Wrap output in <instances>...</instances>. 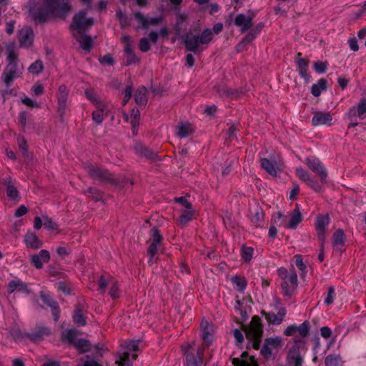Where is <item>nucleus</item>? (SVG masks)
Instances as JSON below:
<instances>
[{
    "instance_id": "obj_30",
    "label": "nucleus",
    "mask_w": 366,
    "mask_h": 366,
    "mask_svg": "<svg viewBox=\"0 0 366 366\" xmlns=\"http://www.w3.org/2000/svg\"><path fill=\"white\" fill-rule=\"evenodd\" d=\"M86 310L84 307L81 305H77L76 306L73 320L75 324L78 326H84L86 325V317H85Z\"/></svg>"
},
{
    "instance_id": "obj_51",
    "label": "nucleus",
    "mask_w": 366,
    "mask_h": 366,
    "mask_svg": "<svg viewBox=\"0 0 366 366\" xmlns=\"http://www.w3.org/2000/svg\"><path fill=\"white\" fill-rule=\"evenodd\" d=\"M335 298V288L333 287H330L324 302L325 305H330L332 303H333Z\"/></svg>"
},
{
    "instance_id": "obj_54",
    "label": "nucleus",
    "mask_w": 366,
    "mask_h": 366,
    "mask_svg": "<svg viewBox=\"0 0 366 366\" xmlns=\"http://www.w3.org/2000/svg\"><path fill=\"white\" fill-rule=\"evenodd\" d=\"M44 225L49 230H55L57 229V224L47 217H43Z\"/></svg>"
},
{
    "instance_id": "obj_57",
    "label": "nucleus",
    "mask_w": 366,
    "mask_h": 366,
    "mask_svg": "<svg viewBox=\"0 0 366 366\" xmlns=\"http://www.w3.org/2000/svg\"><path fill=\"white\" fill-rule=\"evenodd\" d=\"M17 142L19 149L22 151L23 154L24 155L27 154V145L26 142L24 138L23 137H18Z\"/></svg>"
},
{
    "instance_id": "obj_60",
    "label": "nucleus",
    "mask_w": 366,
    "mask_h": 366,
    "mask_svg": "<svg viewBox=\"0 0 366 366\" xmlns=\"http://www.w3.org/2000/svg\"><path fill=\"white\" fill-rule=\"evenodd\" d=\"M49 334V330L47 328H42L39 332L33 333L31 337L34 340H39L42 336Z\"/></svg>"
},
{
    "instance_id": "obj_39",
    "label": "nucleus",
    "mask_w": 366,
    "mask_h": 366,
    "mask_svg": "<svg viewBox=\"0 0 366 366\" xmlns=\"http://www.w3.org/2000/svg\"><path fill=\"white\" fill-rule=\"evenodd\" d=\"M234 288L240 292H244L247 286V281L244 277L239 276H233L231 278Z\"/></svg>"
},
{
    "instance_id": "obj_3",
    "label": "nucleus",
    "mask_w": 366,
    "mask_h": 366,
    "mask_svg": "<svg viewBox=\"0 0 366 366\" xmlns=\"http://www.w3.org/2000/svg\"><path fill=\"white\" fill-rule=\"evenodd\" d=\"M212 31L210 29H205L200 36L192 33H188L184 36V43L187 50L198 52L202 50V45L207 44L212 39Z\"/></svg>"
},
{
    "instance_id": "obj_14",
    "label": "nucleus",
    "mask_w": 366,
    "mask_h": 366,
    "mask_svg": "<svg viewBox=\"0 0 366 366\" xmlns=\"http://www.w3.org/2000/svg\"><path fill=\"white\" fill-rule=\"evenodd\" d=\"M88 172L89 175L96 179H101L110 182H114L113 175L107 170L101 167L90 165L88 167Z\"/></svg>"
},
{
    "instance_id": "obj_63",
    "label": "nucleus",
    "mask_w": 366,
    "mask_h": 366,
    "mask_svg": "<svg viewBox=\"0 0 366 366\" xmlns=\"http://www.w3.org/2000/svg\"><path fill=\"white\" fill-rule=\"evenodd\" d=\"M294 258L296 266L300 270L303 272L305 269V265L303 263L302 257L300 256L296 255Z\"/></svg>"
},
{
    "instance_id": "obj_53",
    "label": "nucleus",
    "mask_w": 366,
    "mask_h": 366,
    "mask_svg": "<svg viewBox=\"0 0 366 366\" xmlns=\"http://www.w3.org/2000/svg\"><path fill=\"white\" fill-rule=\"evenodd\" d=\"M314 69L318 74H323L326 71L327 64L320 61H315L314 63Z\"/></svg>"
},
{
    "instance_id": "obj_8",
    "label": "nucleus",
    "mask_w": 366,
    "mask_h": 366,
    "mask_svg": "<svg viewBox=\"0 0 366 366\" xmlns=\"http://www.w3.org/2000/svg\"><path fill=\"white\" fill-rule=\"evenodd\" d=\"M305 163L315 172L320 179L322 183H325L327 177V172L323 164L316 157H307Z\"/></svg>"
},
{
    "instance_id": "obj_47",
    "label": "nucleus",
    "mask_w": 366,
    "mask_h": 366,
    "mask_svg": "<svg viewBox=\"0 0 366 366\" xmlns=\"http://www.w3.org/2000/svg\"><path fill=\"white\" fill-rule=\"evenodd\" d=\"M296 175L305 183L311 178L309 172L302 167H297L296 169Z\"/></svg>"
},
{
    "instance_id": "obj_35",
    "label": "nucleus",
    "mask_w": 366,
    "mask_h": 366,
    "mask_svg": "<svg viewBox=\"0 0 366 366\" xmlns=\"http://www.w3.org/2000/svg\"><path fill=\"white\" fill-rule=\"evenodd\" d=\"M345 236L342 229H339L335 232L332 236V244L334 247L341 250L344 246Z\"/></svg>"
},
{
    "instance_id": "obj_24",
    "label": "nucleus",
    "mask_w": 366,
    "mask_h": 366,
    "mask_svg": "<svg viewBox=\"0 0 366 366\" xmlns=\"http://www.w3.org/2000/svg\"><path fill=\"white\" fill-rule=\"evenodd\" d=\"M134 17L144 29H147L150 26H156L162 21V18L159 16L147 18L141 13H135Z\"/></svg>"
},
{
    "instance_id": "obj_2",
    "label": "nucleus",
    "mask_w": 366,
    "mask_h": 366,
    "mask_svg": "<svg viewBox=\"0 0 366 366\" xmlns=\"http://www.w3.org/2000/svg\"><path fill=\"white\" fill-rule=\"evenodd\" d=\"M8 51L6 56L7 66L4 71V81L6 86H9L13 80L21 73L18 67V54L16 52L12 44L6 46Z\"/></svg>"
},
{
    "instance_id": "obj_13",
    "label": "nucleus",
    "mask_w": 366,
    "mask_h": 366,
    "mask_svg": "<svg viewBox=\"0 0 366 366\" xmlns=\"http://www.w3.org/2000/svg\"><path fill=\"white\" fill-rule=\"evenodd\" d=\"M34 34L29 26H24L19 31V41L20 46L29 48L34 42Z\"/></svg>"
},
{
    "instance_id": "obj_31",
    "label": "nucleus",
    "mask_w": 366,
    "mask_h": 366,
    "mask_svg": "<svg viewBox=\"0 0 366 366\" xmlns=\"http://www.w3.org/2000/svg\"><path fill=\"white\" fill-rule=\"evenodd\" d=\"M134 151L137 155L149 159H154L156 157L155 153L152 150L149 149L140 143L134 144Z\"/></svg>"
},
{
    "instance_id": "obj_23",
    "label": "nucleus",
    "mask_w": 366,
    "mask_h": 366,
    "mask_svg": "<svg viewBox=\"0 0 366 366\" xmlns=\"http://www.w3.org/2000/svg\"><path fill=\"white\" fill-rule=\"evenodd\" d=\"M288 364L289 366H302V356L297 346H294L290 350L288 354Z\"/></svg>"
},
{
    "instance_id": "obj_6",
    "label": "nucleus",
    "mask_w": 366,
    "mask_h": 366,
    "mask_svg": "<svg viewBox=\"0 0 366 366\" xmlns=\"http://www.w3.org/2000/svg\"><path fill=\"white\" fill-rule=\"evenodd\" d=\"M204 350V348L202 346L194 348L191 345H188L184 347L182 351L185 356V366H202Z\"/></svg>"
},
{
    "instance_id": "obj_7",
    "label": "nucleus",
    "mask_w": 366,
    "mask_h": 366,
    "mask_svg": "<svg viewBox=\"0 0 366 366\" xmlns=\"http://www.w3.org/2000/svg\"><path fill=\"white\" fill-rule=\"evenodd\" d=\"M86 11H80L74 16L71 27L77 30L79 34L91 27L94 24V19L86 17Z\"/></svg>"
},
{
    "instance_id": "obj_15",
    "label": "nucleus",
    "mask_w": 366,
    "mask_h": 366,
    "mask_svg": "<svg viewBox=\"0 0 366 366\" xmlns=\"http://www.w3.org/2000/svg\"><path fill=\"white\" fill-rule=\"evenodd\" d=\"M262 167L270 175L277 176L282 171L281 160H273L267 158L261 159Z\"/></svg>"
},
{
    "instance_id": "obj_9",
    "label": "nucleus",
    "mask_w": 366,
    "mask_h": 366,
    "mask_svg": "<svg viewBox=\"0 0 366 366\" xmlns=\"http://www.w3.org/2000/svg\"><path fill=\"white\" fill-rule=\"evenodd\" d=\"M125 350L119 353V360L117 363L119 366H132V363L129 362L130 352L137 351L139 349V342L135 340L127 341L124 343Z\"/></svg>"
},
{
    "instance_id": "obj_22",
    "label": "nucleus",
    "mask_w": 366,
    "mask_h": 366,
    "mask_svg": "<svg viewBox=\"0 0 366 366\" xmlns=\"http://www.w3.org/2000/svg\"><path fill=\"white\" fill-rule=\"evenodd\" d=\"M263 314L264 315V317L269 323L273 325H279L282 322L286 315V310L285 308L281 307L278 310L277 314L272 312L267 313L263 312Z\"/></svg>"
},
{
    "instance_id": "obj_17",
    "label": "nucleus",
    "mask_w": 366,
    "mask_h": 366,
    "mask_svg": "<svg viewBox=\"0 0 366 366\" xmlns=\"http://www.w3.org/2000/svg\"><path fill=\"white\" fill-rule=\"evenodd\" d=\"M329 223L330 217L328 215H322L317 217L315 229L317 230L318 237L322 243H324L325 239V228Z\"/></svg>"
},
{
    "instance_id": "obj_18",
    "label": "nucleus",
    "mask_w": 366,
    "mask_h": 366,
    "mask_svg": "<svg viewBox=\"0 0 366 366\" xmlns=\"http://www.w3.org/2000/svg\"><path fill=\"white\" fill-rule=\"evenodd\" d=\"M332 120V117L330 112H323L317 111L314 112L313 117L312 119V124L313 126L320 125H330Z\"/></svg>"
},
{
    "instance_id": "obj_21",
    "label": "nucleus",
    "mask_w": 366,
    "mask_h": 366,
    "mask_svg": "<svg viewBox=\"0 0 366 366\" xmlns=\"http://www.w3.org/2000/svg\"><path fill=\"white\" fill-rule=\"evenodd\" d=\"M234 24L240 28L242 33H244L251 28L252 25V18L246 16L244 14H239L236 16Z\"/></svg>"
},
{
    "instance_id": "obj_27",
    "label": "nucleus",
    "mask_w": 366,
    "mask_h": 366,
    "mask_svg": "<svg viewBox=\"0 0 366 366\" xmlns=\"http://www.w3.org/2000/svg\"><path fill=\"white\" fill-rule=\"evenodd\" d=\"M4 184L6 187V195L10 200H19V192L14 184V182L11 178L4 179Z\"/></svg>"
},
{
    "instance_id": "obj_61",
    "label": "nucleus",
    "mask_w": 366,
    "mask_h": 366,
    "mask_svg": "<svg viewBox=\"0 0 366 366\" xmlns=\"http://www.w3.org/2000/svg\"><path fill=\"white\" fill-rule=\"evenodd\" d=\"M108 283L109 282L106 277L104 276H101L99 280V290L104 292L108 285Z\"/></svg>"
},
{
    "instance_id": "obj_4",
    "label": "nucleus",
    "mask_w": 366,
    "mask_h": 366,
    "mask_svg": "<svg viewBox=\"0 0 366 366\" xmlns=\"http://www.w3.org/2000/svg\"><path fill=\"white\" fill-rule=\"evenodd\" d=\"M278 273L283 280L281 285L282 292L285 295L291 297L298 285L296 272L293 269L288 272L286 269L280 268Z\"/></svg>"
},
{
    "instance_id": "obj_52",
    "label": "nucleus",
    "mask_w": 366,
    "mask_h": 366,
    "mask_svg": "<svg viewBox=\"0 0 366 366\" xmlns=\"http://www.w3.org/2000/svg\"><path fill=\"white\" fill-rule=\"evenodd\" d=\"M253 249L252 247H243L242 249V257L246 261L249 262L252 257Z\"/></svg>"
},
{
    "instance_id": "obj_37",
    "label": "nucleus",
    "mask_w": 366,
    "mask_h": 366,
    "mask_svg": "<svg viewBox=\"0 0 366 366\" xmlns=\"http://www.w3.org/2000/svg\"><path fill=\"white\" fill-rule=\"evenodd\" d=\"M327 81L325 79H320L317 83L314 84L311 88V93L315 97H319L321 92L327 89Z\"/></svg>"
},
{
    "instance_id": "obj_19",
    "label": "nucleus",
    "mask_w": 366,
    "mask_h": 366,
    "mask_svg": "<svg viewBox=\"0 0 366 366\" xmlns=\"http://www.w3.org/2000/svg\"><path fill=\"white\" fill-rule=\"evenodd\" d=\"M50 259V254L46 249H42L39 254H34L31 257L32 264L36 269H41L43 267L44 263H46Z\"/></svg>"
},
{
    "instance_id": "obj_36",
    "label": "nucleus",
    "mask_w": 366,
    "mask_h": 366,
    "mask_svg": "<svg viewBox=\"0 0 366 366\" xmlns=\"http://www.w3.org/2000/svg\"><path fill=\"white\" fill-rule=\"evenodd\" d=\"M302 221V215L298 208H296L290 214V219L285 226L287 228L295 229L297 224Z\"/></svg>"
},
{
    "instance_id": "obj_41",
    "label": "nucleus",
    "mask_w": 366,
    "mask_h": 366,
    "mask_svg": "<svg viewBox=\"0 0 366 366\" xmlns=\"http://www.w3.org/2000/svg\"><path fill=\"white\" fill-rule=\"evenodd\" d=\"M44 69V66L42 61L38 59L29 66L28 71L31 74L39 75L43 71Z\"/></svg>"
},
{
    "instance_id": "obj_59",
    "label": "nucleus",
    "mask_w": 366,
    "mask_h": 366,
    "mask_svg": "<svg viewBox=\"0 0 366 366\" xmlns=\"http://www.w3.org/2000/svg\"><path fill=\"white\" fill-rule=\"evenodd\" d=\"M109 294L113 299L117 298L119 297V286L117 282H114L112 283Z\"/></svg>"
},
{
    "instance_id": "obj_42",
    "label": "nucleus",
    "mask_w": 366,
    "mask_h": 366,
    "mask_svg": "<svg viewBox=\"0 0 366 366\" xmlns=\"http://www.w3.org/2000/svg\"><path fill=\"white\" fill-rule=\"evenodd\" d=\"M140 117V112L138 109H133L132 111L131 124L132 125L133 134L134 135L137 133V127L139 125V120Z\"/></svg>"
},
{
    "instance_id": "obj_12",
    "label": "nucleus",
    "mask_w": 366,
    "mask_h": 366,
    "mask_svg": "<svg viewBox=\"0 0 366 366\" xmlns=\"http://www.w3.org/2000/svg\"><path fill=\"white\" fill-rule=\"evenodd\" d=\"M122 41L124 44V49L126 54L125 64L130 65L137 64L139 61V59L133 51L132 41L130 36L127 35L123 36L122 37Z\"/></svg>"
},
{
    "instance_id": "obj_16",
    "label": "nucleus",
    "mask_w": 366,
    "mask_h": 366,
    "mask_svg": "<svg viewBox=\"0 0 366 366\" xmlns=\"http://www.w3.org/2000/svg\"><path fill=\"white\" fill-rule=\"evenodd\" d=\"M202 332V338L206 346H209L213 340V335L214 333V327L212 324L208 321L203 320L200 325Z\"/></svg>"
},
{
    "instance_id": "obj_20",
    "label": "nucleus",
    "mask_w": 366,
    "mask_h": 366,
    "mask_svg": "<svg viewBox=\"0 0 366 366\" xmlns=\"http://www.w3.org/2000/svg\"><path fill=\"white\" fill-rule=\"evenodd\" d=\"M108 106L104 103L97 106V109L92 112V120L97 124H101L105 117L108 116Z\"/></svg>"
},
{
    "instance_id": "obj_55",
    "label": "nucleus",
    "mask_w": 366,
    "mask_h": 366,
    "mask_svg": "<svg viewBox=\"0 0 366 366\" xmlns=\"http://www.w3.org/2000/svg\"><path fill=\"white\" fill-rule=\"evenodd\" d=\"M174 201L176 202L179 203L182 206H183L184 207V209H189L193 208L192 203L189 202L184 197H177V198L174 199Z\"/></svg>"
},
{
    "instance_id": "obj_28",
    "label": "nucleus",
    "mask_w": 366,
    "mask_h": 366,
    "mask_svg": "<svg viewBox=\"0 0 366 366\" xmlns=\"http://www.w3.org/2000/svg\"><path fill=\"white\" fill-rule=\"evenodd\" d=\"M296 64L297 66V71L299 72L301 77L305 79L306 82H309L310 76L307 73L309 61L303 58H299L296 60Z\"/></svg>"
},
{
    "instance_id": "obj_11",
    "label": "nucleus",
    "mask_w": 366,
    "mask_h": 366,
    "mask_svg": "<svg viewBox=\"0 0 366 366\" xmlns=\"http://www.w3.org/2000/svg\"><path fill=\"white\" fill-rule=\"evenodd\" d=\"M151 239H149V246L148 247V254L149 255V262H152L155 254L158 250V246L161 244L162 236L156 228L151 230Z\"/></svg>"
},
{
    "instance_id": "obj_26",
    "label": "nucleus",
    "mask_w": 366,
    "mask_h": 366,
    "mask_svg": "<svg viewBox=\"0 0 366 366\" xmlns=\"http://www.w3.org/2000/svg\"><path fill=\"white\" fill-rule=\"evenodd\" d=\"M24 242L27 247L33 249H37L42 245L41 242L39 239L38 237L31 232H28L24 237Z\"/></svg>"
},
{
    "instance_id": "obj_10",
    "label": "nucleus",
    "mask_w": 366,
    "mask_h": 366,
    "mask_svg": "<svg viewBox=\"0 0 366 366\" xmlns=\"http://www.w3.org/2000/svg\"><path fill=\"white\" fill-rule=\"evenodd\" d=\"M283 346L282 339L280 337H272L267 338L261 353L264 358L268 359L271 357L273 352L277 351Z\"/></svg>"
},
{
    "instance_id": "obj_43",
    "label": "nucleus",
    "mask_w": 366,
    "mask_h": 366,
    "mask_svg": "<svg viewBox=\"0 0 366 366\" xmlns=\"http://www.w3.org/2000/svg\"><path fill=\"white\" fill-rule=\"evenodd\" d=\"M73 345L82 352L90 350L89 342L84 339H77Z\"/></svg>"
},
{
    "instance_id": "obj_33",
    "label": "nucleus",
    "mask_w": 366,
    "mask_h": 366,
    "mask_svg": "<svg viewBox=\"0 0 366 366\" xmlns=\"http://www.w3.org/2000/svg\"><path fill=\"white\" fill-rule=\"evenodd\" d=\"M181 212L182 214L179 218V224L181 226H184L192 221L196 214V211L193 208L182 210Z\"/></svg>"
},
{
    "instance_id": "obj_29",
    "label": "nucleus",
    "mask_w": 366,
    "mask_h": 366,
    "mask_svg": "<svg viewBox=\"0 0 366 366\" xmlns=\"http://www.w3.org/2000/svg\"><path fill=\"white\" fill-rule=\"evenodd\" d=\"M232 363L234 366H257L254 357H247V353L246 352L242 354V359L233 358Z\"/></svg>"
},
{
    "instance_id": "obj_48",
    "label": "nucleus",
    "mask_w": 366,
    "mask_h": 366,
    "mask_svg": "<svg viewBox=\"0 0 366 366\" xmlns=\"http://www.w3.org/2000/svg\"><path fill=\"white\" fill-rule=\"evenodd\" d=\"M236 305L234 307L235 310L239 312V315H241V317L243 320H245L247 319V312L245 307L242 306V303L239 300H236Z\"/></svg>"
},
{
    "instance_id": "obj_58",
    "label": "nucleus",
    "mask_w": 366,
    "mask_h": 366,
    "mask_svg": "<svg viewBox=\"0 0 366 366\" xmlns=\"http://www.w3.org/2000/svg\"><path fill=\"white\" fill-rule=\"evenodd\" d=\"M86 193L89 197H92L95 200H99L101 198V194L99 191L93 188H89Z\"/></svg>"
},
{
    "instance_id": "obj_64",
    "label": "nucleus",
    "mask_w": 366,
    "mask_h": 366,
    "mask_svg": "<svg viewBox=\"0 0 366 366\" xmlns=\"http://www.w3.org/2000/svg\"><path fill=\"white\" fill-rule=\"evenodd\" d=\"M99 60L102 64L112 65L114 63V59L110 54H107L104 56Z\"/></svg>"
},
{
    "instance_id": "obj_49",
    "label": "nucleus",
    "mask_w": 366,
    "mask_h": 366,
    "mask_svg": "<svg viewBox=\"0 0 366 366\" xmlns=\"http://www.w3.org/2000/svg\"><path fill=\"white\" fill-rule=\"evenodd\" d=\"M357 115L363 119L366 114V99L361 100L357 105Z\"/></svg>"
},
{
    "instance_id": "obj_50",
    "label": "nucleus",
    "mask_w": 366,
    "mask_h": 366,
    "mask_svg": "<svg viewBox=\"0 0 366 366\" xmlns=\"http://www.w3.org/2000/svg\"><path fill=\"white\" fill-rule=\"evenodd\" d=\"M296 330L297 332H298L300 336L305 337L308 335L309 323L307 322H304L300 326H296Z\"/></svg>"
},
{
    "instance_id": "obj_45",
    "label": "nucleus",
    "mask_w": 366,
    "mask_h": 366,
    "mask_svg": "<svg viewBox=\"0 0 366 366\" xmlns=\"http://www.w3.org/2000/svg\"><path fill=\"white\" fill-rule=\"evenodd\" d=\"M77 331L76 330H66L62 334V337L64 340H68L70 343L74 344V342L77 340Z\"/></svg>"
},
{
    "instance_id": "obj_5",
    "label": "nucleus",
    "mask_w": 366,
    "mask_h": 366,
    "mask_svg": "<svg viewBox=\"0 0 366 366\" xmlns=\"http://www.w3.org/2000/svg\"><path fill=\"white\" fill-rule=\"evenodd\" d=\"M245 334L246 338L251 341L252 347L258 350L262 335V328L259 317H252L249 326L245 328Z\"/></svg>"
},
{
    "instance_id": "obj_34",
    "label": "nucleus",
    "mask_w": 366,
    "mask_h": 366,
    "mask_svg": "<svg viewBox=\"0 0 366 366\" xmlns=\"http://www.w3.org/2000/svg\"><path fill=\"white\" fill-rule=\"evenodd\" d=\"M75 39L79 42L81 47L87 51H89L92 47L93 41L90 36L81 34L78 36L74 34Z\"/></svg>"
},
{
    "instance_id": "obj_44",
    "label": "nucleus",
    "mask_w": 366,
    "mask_h": 366,
    "mask_svg": "<svg viewBox=\"0 0 366 366\" xmlns=\"http://www.w3.org/2000/svg\"><path fill=\"white\" fill-rule=\"evenodd\" d=\"M84 94L86 98L94 104H95L96 107L99 106V104H104L99 99L97 95L92 90L87 89L85 90Z\"/></svg>"
},
{
    "instance_id": "obj_25",
    "label": "nucleus",
    "mask_w": 366,
    "mask_h": 366,
    "mask_svg": "<svg viewBox=\"0 0 366 366\" xmlns=\"http://www.w3.org/2000/svg\"><path fill=\"white\" fill-rule=\"evenodd\" d=\"M8 292L13 293L14 292L29 293L27 285L19 279L11 280L8 285Z\"/></svg>"
},
{
    "instance_id": "obj_62",
    "label": "nucleus",
    "mask_w": 366,
    "mask_h": 366,
    "mask_svg": "<svg viewBox=\"0 0 366 366\" xmlns=\"http://www.w3.org/2000/svg\"><path fill=\"white\" fill-rule=\"evenodd\" d=\"M66 108H67L66 102L58 103L57 112H58L61 119H62L64 115L65 114Z\"/></svg>"
},
{
    "instance_id": "obj_46",
    "label": "nucleus",
    "mask_w": 366,
    "mask_h": 366,
    "mask_svg": "<svg viewBox=\"0 0 366 366\" xmlns=\"http://www.w3.org/2000/svg\"><path fill=\"white\" fill-rule=\"evenodd\" d=\"M340 357L338 355H331L325 358L326 366H340Z\"/></svg>"
},
{
    "instance_id": "obj_1",
    "label": "nucleus",
    "mask_w": 366,
    "mask_h": 366,
    "mask_svg": "<svg viewBox=\"0 0 366 366\" xmlns=\"http://www.w3.org/2000/svg\"><path fill=\"white\" fill-rule=\"evenodd\" d=\"M70 10L68 0H42V2L34 5L29 12L34 20L44 21L51 16L63 17Z\"/></svg>"
},
{
    "instance_id": "obj_56",
    "label": "nucleus",
    "mask_w": 366,
    "mask_h": 366,
    "mask_svg": "<svg viewBox=\"0 0 366 366\" xmlns=\"http://www.w3.org/2000/svg\"><path fill=\"white\" fill-rule=\"evenodd\" d=\"M139 49L146 52L150 49L149 40L147 38H142L139 41Z\"/></svg>"
},
{
    "instance_id": "obj_32",
    "label": "nucleus",
    "mask_w": 366,
    "mask_h": 366,
    "mask_svg": "<svg viewBox=\"0 0 366 366\" xmlns=\"http://www.w3.org/2000/svg\"><path fill=\"white\" fill-rule=\"evenodd\" d=\"M194 129L189 123H180L177 127V134L181 138H185L191 135Z\"/></svg>"
},
{
    "instance_id": "obj_38",
    "label": "nucleus",
    "mask_w": 366,
    "mask_h": 366,
    "mask_svg": "<svg viewBox=\"0 0 366 366\" xmlns=\"http://www.w3.org/2000/svg\"><path fill=\"white\" fill-rule=\"evenodd\" d=\"M40 296H41V300L45 302L49 306H50L52 309V311H53V315H54V319L55 320H57V318H58V314H59V308H58V305H57V303L54 302L49 295H47L46 294H45L44 292H41L40 293Z\"/></svg>"
},
{
    "instance_id": "obj_40",
    "label": "nucleus",
    "mask_w": 366,
    "mask_h": 366,
    "mask_svg": "<svg viewBox=\"0 0 366 366\" xmlns=\"http://www.w3.org/2000/svg\"><path fill=\"white\" fill-rule=\"evenodd\" d=\"M134 99L137 104L144 106L147 102V89L145 87L138 89L134 94Z\"/></svg>"
}]
</instances>
